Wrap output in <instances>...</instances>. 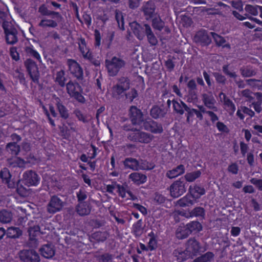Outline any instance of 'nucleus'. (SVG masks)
<instances>
[{
  "label": "nucleus",
  "instance_id": "52",
  "mask_svg": "<svg viewBox=\"0 0 262 262\" xmlns=\"http://www.w3.org/2000/svg\"><path fill=\"white\" fill-rule=\"evenodd\" d=\"M12 220V214L6 210L0 211V222L8 223Z\"/></svg>",
  "mask_w": 262,
  "mask_h": 262
},
{
  "label": "nucleus",
  "instance_id": "3",
  "mask_svg": "<svg viewBox=\"0 0 262 262\" xmlns=\"http://www.w3.org/2000/svg\"><path fill=\"white\" fill-rule=\"evenodd\" d=\"M127 138L133 142L146 144L150 143L152 139V137L149 134L137 129L129 132L127 135Z\"/></svg>",
  "mask_w": 262,
  "mask_h": 262
},
{
  "label": "nucleus",
  "instance_id": "62",
  "mask_svg": "<svg viewBox=\"0 0 262 262\" xmlns=\"http://www.w3.org/2000/svg\"><path fill=\"white\" fill-rule=\"evenodd\" d=\"M76 194L78 203H83L87 198L86 192L83 188H80Z\"/></svg>",
  "mask_w": 262,
  "mask_h": 262
},
{
  "label": "nucleus",
  "instance_id": "13",
  "mask_svg": "<svg viewBox=\"0 0 262 262\" xmlns=\"http://www.w3.org/2000/svg\"><path fill=\"white\" fill-rule=\"evenodd\" d=\"M130 119L134 125H143V116L140 110L135 106H132L129 110Z\"/></svg>",
  "mask_w": 262,
  "mask_h": 262
},
{
  "label": "nucleus",
  "instance_id": "53",
  "mask_svg": "<svg viewBox=\"0 0 262 262\" xmlns=\"http://www.w3.org/2000/svg\"><path fill=\"white\" fill-rule=\"evenodd\" d=\"M247 84L254 89L262 90V81L255 79H249L246 80Z\"/></svg>",
  "mask_w": 262,
  "mask_h": 262
},
{
  "label": "nucleus",
  "instance_id": "8",
  "mask_svg": "<svg viewBox=\"0 0 262 262\" xmlns=\"http://www.w3.org/2000/svg\"><path fill=\"white\" fill-rule=\"evenodd\" d=\"M67 62L71 74L77 79H82L83 76V72L80 64L72 59H68Z\"/></svg>",
  "mask_w": 262,
  "mask_h": 262
},
{
  "label": "nucleus",
  "instance_id": "41",
  "mask_svg": "<svg viewBox=\"0 0 262 262\" xmlns=\"http://www.w3.org/2000/svg\"><path fill=\"white\" fill-rule=\"evenodd\" d=\"M189 233H198L202 230V225L198 221H191L187 224Z\"/></svg>",
  "mask_w": 262,
  "mask_h": 262
},
{
  "label": "nucleus",
  "instance_id": "42",
  "mask_svg": "<svg viewBox=\"0 0 262 262\" xmlns=\"http://www.w3.org/2000/svg\"><path fill=\"white\" fill-rule=\"evenodd\" d=\"M81 54L85 60L89 61L92 64L95 66H98L100 64L99 61L95 58L93 52L91 51V49H89L88 51L85 52L84 53H82Z\"/></svg>",
  "mask_w": 262,
  "mask_h": 262
},
{
  "label": "nucleus",
  "instance_id": "10",
  "mask_svg": "<svg viewBox=\"0 0 262 262\" xmlns=\"http://www.w3.org/2000/svg\"><path fill=\"white\" fill-rule=\"evenodd\" d=\"M188 92L187 101L188 102H195L198 100V91L196 82L194 79L190 80L187 84Z\"/></svg>",
  "mask_w": 262,
  "mask_h": 262
},
{
  "label": "nucleus",
  "instance_id": "58",
  "mask_svg": "<svg viewBox=\"0 0 262 262\" xmlns=\"http://www.w3.org/2000/svg\"><path fill=\"white\" fill-rule=\"evenodd\" d=\"M210 33L217 46L221 47L226 42L225 39L222 36L213 32Z\"/></svg>",
  "mask_w": 262,
  "mask_h": 262
},
{
  "label": "nucleus",
  "instance_id": "50",
  "mask_svg": "<svg viewBox=\"0 0 262 262\" xmlns=\"http://www.w3.org/2000/svg\"><path fill=\"white\" fill-rule=\"evenodd\" d=\"M25 51L29 56L36 59L39 62H41V58L39 53L34 49L32 45L30 47H26Z\"/></svg>",
  "mask_w": 262,
  "mask_h": 262
},
{
  "label": "nucleus",
  "instance_id": "46",
  "mask_svg": "<svg viewBox=\"0 0 262 262\" xmlns=\"http://www.w3.org/2000/svg\"><path fill=\"white\" fill-rule=\"evenodd\" d=\"M241 75L244 77H249L254 76L256 74V71L251 67L246 66L240 69Z\"/></svg>",
  "mask_w": 262,
  "mask_h": 262
},
{
  "label": "nucleus",
  "instance_id": "16",
  "mask_svg": "<svg viewBox=\"0 0 262 262\" xmlns=\"http://www.w3.org/2000/svg\"><path fill=\"white\" fill-rule=\"evenodd\" d=\"M147 25H148L145 24L143 26H141L136 21H133L129 24L130 29L133 33L140 40L143 39L145 37V30H146V26Z\"/></svg>",
  "mask_w": 262,
  "mask_h": 262
},
{
  "label": "nucleus",
  "instance_id": "61",
  "mask_svg": "<svg viewBox=\"0 0 262 262\" xmlns=\"http://www.w3.org/2000/svg\"><path fill=\"white\" fill-rule=\"evenodd\" d=\"M227 171L229 173L236 175L239 171V167L236 162H232L230 164L227 168Z\"/></svg>",
  "mask_w": 262,
  "mask_h": 262
},
{
  "label": "nucleus",
  "instance_id": "57",
  "mask_svg": "<svg viewBox=\"0 0 262 262\" xmlns=\"http://www.w3.org/2000/svg\"><path fill=\"white\" fill-rule=\"evenodd\" d=\"M260 6H253L251 5H246L245 7V10L249 14H251L254 16L258 14L259 7Z\"/></svg>",
  "mask_w": 262,
  "mask_h": 262
},
{
  "label": "nucleus",
  "instance_id": "25",
  "mask_svg": "<svg viewBox=\"0 0 262 262\" xmlns=\"http://www.w3.org/2000/svg\"><path fill=\"white\" fill-rule=\"evenodd\" d=\"M73 114L78 121L83 124L88 123L90 121L89 115L88 113L82 111L79 108H75L73 112Z\"/></svg>",
  "mask_w": 262,
  "mask_h": 262
},
{
  "label": "nucleus",
  "instance_id": "22",
  "mask_svg": "<svg viewBox=\"0 0 262 262\" xmlns=\"http://www.w3.org/2000/svg\"><path fill=\"white\" fill-rule=\"evenodd\" d=\"M38 12L42 16H51L52 18H56L57 20L62 18L61 15L59 12L48 10L45 4L39 6Z\"/></svg>",
  "mask_w": 262,
  "mask_h": 262
},
{
  "label": "nucleus",
  "instance_id": "31",
  "mask_svg": "<svg viewBox=\"0 0 262 262\" xmlns=\"http://www.w3.org/2000/svg\"><path fill=\"white\" fill-rule=\"evenodd\" d=\"M123 163L125 168H129L132 170H137L139 167V161L135 158H125Z\"/></svg>",
  "mask_w": 262,
  "mask_h": 262
},
{
  "label": "nucleus",
  "instance_id": "26",
  "mask_svg": "<svg viewBox=\"0 0 262 262\" xmlns=\"http://www.w3.org/2000/svg\"><path fill=\"white\" fill-rule=\"evenodd\" d=\"M185 170L184 166L180 164L176 167L168 170L166 172V176L169 179H173L184 173Z\"/></svg>",
  "mask_w": 262,
  "mask_h": 262
},
{
  "label": "nucleus",
  "instance_id": "2",
  "mask_svg": "<svg viewBox=\"0 0 262 262\" xmlns=\"http://www.w3.org/2000/svg\"><path fill=\"white\" fill-rule=\"evenodd\" d=\"M105 63L107 72L111 76H116L125 64L124 60L116 56L113 57L111 60L106 59Z\"/></svg>",
  "mask_w": 262,
  "mask_h": 262
},
{
  "label": "nucleus",
  "instance_id": "60",
  "mask_svg": "<svg viewBox=\"0 0 262 262\" xmlns=\"http://www.w3.org/2000/svg\"><path fill=\"white\" fill-rule=\"evenodd\" d=\"M77 17L79 21L81 23H84L88 27H89L92 24V17L90 14H88L86 12H84L82 15L83 21H82L79 17V15L77 14Z\"/></svg>",
  "mask_w": 262,
  "mask_h": 262
},
{
  "label": "nucleus",
  "instance_id": "24",
  "mask_svg": "<svg viewBox=\"0 0 262 262\" xmlns=\"http://www.w3.org/2000/svg\"><path fill=\"white\" fill-rule=\"evenodd\" d=\"M156 9V6L151 0L149 1L144 6L143 12L146 19L148 20L151 19L154 15Z\"/></svg>",
  "mask_w": 262,
  "mask_h": 262
},
{
  "label": "nucleus",
  "instance_id": "4",
  "mask_svg": "<svg viewBox=\"0 0 262 262\" xmlns=\"http://www.w3.org/2000/svg\"><path fill=\"white\" fill-rule=\"evenodd\" d=\"M187 183L183 177L173 182L170 186V195L173 198H178L183 194L187 190Z\"/></svg>",
  "mask_w": 262,
  "mask_h": 262
},
{
  "label": "nucleus",
  "instance_id": "32",
  "mask_svg": "<svg viewBox=\"0 0 262 262\" xmlns=\"http://www.w3.org/2000/svg\"><path fill=\"white\" fill-rule=\"evenodd\" d=\"M0 178L2 179L3 183L7 184L9 188L12 187L10 184L11 174L7 168L5 167L1 169L0 171Z\"/></svg>",
  "mask_w": 262,
  "mask_h": 262
},
{
  "label": "nucleus",
  "instance_id": "47",
  "mask_svg": "<svg viewBox=\"0 0 262 262\" xmlns=\"http://www.w3.org/2000/svg\"><path fill=\"white\" fill-rule=\"evenodd\" d=\"M165 26V23L159 16L152 18V26L155 30L161 31Z\"/></svg>",
  "mask_w": 262,
  "mask_h": 262
},
{
  "label": "nucleus",
  "instance_id": "40",
  "mask_svg": "<svg viewBox=\"0 0 262 262\" xmlns=\"http://www.w3.org/2000/svg\"><path fill=\"white\" fill-rule=\"evenodd\" d=\"M198 107L202 114H206L209 116L210 120L213 124L219 120V117L213 111L206 110L204 106L202 105H198Z\"/></svg>",
  "mask_w": 262,
  "mask_h": 262
},
{
  "label": "nucleus",
  "instance_id": "51",
  "mask_svg": "<svg viewBox=\"0 0 262 262\" xmlns=\"http://www.w3.org/2000/svg\"><path fill=\"white\" fill-rule=\"evenodd\" d=\"M117 189V191L119 196L122 199H125L126 198V193H127L130 197H132L133 196L132 192L127 189V186L120 185V186H118V187Z\"/></svg>",
  "mask_w": 262,
  "mask_h": 262
},
{
  "label": "nucleus",
  "instance_id": "64",
  "mask_svg": "<svg viewBox=\"0 0 262 262\" xmlns=\"http://www.w3.org/2000/svg\"><path fill=\"white\" fill-rule=\"evenodd\" d=\"M113 259V255L106 253L100 256L99 261L100 262H110Z\"/></svg>",
  "mask_w": 262,
  "mask_h": 262
},
{
  "label": "nucleus",
  "instance_id": "27",
  "mask_svg": "<svg viewBox=\"0 0 262 262\" xmlns=\"http://www.w3.org/2000/svg\"><path fill=\"white\" fill-rule=\"evenodd\" d=\"M56 105L60 117L64 119H67L69 117V113L68 108L64 105L61 100L57 97L56 99Z\"/></svg>",
  "mask_w": 262,
  "mask_h": 262
},
{
  "label": "nucleus",
  "instance_id": "36",
  "mask_svg": "<svg viewBox=\"0 0 262 262\" xmlns=\"http://www.w3.org/2000/svg\"><path fill=\"white\" fill-rule=\"evenodd\" d=\"M142 230V220L140 219L133 224L132 228V233L136 237H138L141 235Z\"/></svg>",
  "mask_w": 262,
  "mask_h": 262
},
{
  "label": "nucleus",
  "instance_id": "15",
  "mask_svg": "<svg viewBox=\"0 0 262 262\" xmlns=\"http://www.w3.org/2000/svg\"><path fill=\"white\" fill-rule=\"evenodd\" d=\"M142 125L145 130L154 134H160L163 131V127L160 123L151 119L143 122Z\"/></svg>",
  "mask_w": 262,
  "mask_h": 262
},
{
  "label": "nucleus",
  "instance_id": "9",
  "mask_svg": "<svg viewBox=\"0 0 262 262\" xmlns=\"http://www.w3.org/2000/svg\"><path fill=\"white\" fill-rule=\"evenodd\" d=\"M23 176L25 183L28 186H37L39 183L40 177L32 170L26 171Z\"/></svg>",
  "mask_w": 262,
  "mask_h": 262
},
{
  "label": "nucleus",
  "instance_id": "48",
  "mask_svg": "<svg viewBox=\"0 0 262 262\" xmlns=\"http://www.w3.org/2000/svg\"><path fill=\"white\" fill-rule=\"evenodd\" d=\"M201 172L200 170H196L191 172H188L184 176V180L187 183L194 181L201 176Z\"/></svg>",
  "mask_w": 262,
  "mask_h": 262
},
{
  "label": "nucleus",
  "instance_id": "18",
  "mask_svg": "<svg viewBox=\"0 0 262 262\" xmlns=\"http://www.w3.org/2000/svg\"><path fill=\"white\" fill-rule=\"evenodd\" d=\"M202 247L200 243L194 238H190L186 244V251L190 254L197 255L200 252Z\"/></svg>",
  "mask_w": 262,
  "mask_h": 262
},
{
  "label": "nucleus",
  "instance_id": "45",
  "mask_svg": "<svg viewBox=\"0 0 262 262\" xmlns=\"http://www.w3.org/2000/svg\"><path fill=\"white\" fill-rule=\"evenodd\" d=\"M214 254L212 252H207L204 254L196 257L194 259V262H208L211 261L214 257Z\"/></svg>",
  "mask_w": 262,
  "mask_h": 262
},
{
  "label": "nucleus",
  "instance_id": "49",
  "mask_svg": "<svg viewBox=\"0 0 262 262\" xmlns=\"http://www.w3.org/2000/svg\"><path fill=\"white\" fill-rule=\"evenodd\" d=\"M187 225L180 226L177 231V235L178 238L184 239L187 237L191 233H189Z\"/></svg>",
  "mask_w": 262,
  "mask_h": 262
},
{
  "label": "nucleus",
  "instance_id": "6",
  "mask_svg": "<svg viewBox=\"0 0 262 262\" xmlns=\"http://www.w3.org/2000/svg\"><path fill=\"white\" fill-rule=\"evenodd\" d=\"M24 64L32 81L38 83L40 73L36 63L32 59L28 58L25 61Z\"/></svg>",
  "mask_w": 262,
  "mask_h": 262
},
{
  "label": "nucleus",
  "instance_id": "21",
  "mask_svg": "<svg viewBox=\"0 0 262 262\" xmlns=\"http://www.w3.org/2000/svg\"><path fill=\"white\" fill-rule=\"evenodd\" d=\"M205 192L206 191L204 187L199 185H191L189 188V193L195 200L200 198L202 195L205 194Z\"/></svg>",
  "mask_w": 262,
  "mask_h": 262
},
{
  "label": "nucleus",
  "instance_id": "39",
  "mask_svg": "<svg viewBox=\"0 0 262 262\" xmlns=\"http://www.w3.org/2000/svg\"><path fill=\"white\" fill-rule=\"evenodd\" d=\"M190 216L191 217H199L203 220L205 216V210L202 207H195L190 212Z\"/></svg>",
  "mask_w": 262,
  "mask_h": 262
},
{
  "label": "nucleus",
  "instance_id": "23",
  "mask_svg": "<svg viewBox=\"0 0 262 262\" xmlns=\"http://www.w3.org/2000/svg\"><path fill=\"white\" fill-rule=\"evenodd\" d=\"M129 178L134 184L137 185L144 184L147 181V177L145 174L138 172L131 173L129 175Z\"/></svg>",
  "mask_w": 262,
  "mask_h": 262
},
{
  "label": "nucleus",
  "instance_id": "5",
  "mask_svg": "<svg viewBox=\"0 0 262 262\" xmlns=\"http://www.w3.org/2000/svg\"><path fill=\"white\" fill-rule=\"evenodd\" d=\"M6 36V41L8 44L14 45L18 41V32L16 29L9 24L8 21H4L2 24Z\"/></svg>",
  "mask_w": 262,
  "mask_h": 262
},
{
  "label": "nucleus",
  "instance_id": "29",
  "mask_svg": "<svg viewBox=\"0 0 262 262\" xmlns=\"http://www.w3.org/2000/svg\"><path fill=\"white\" fill-rule=\"evenodd\" d=\"M67 78L66 77V72L63 70L57 71L55 75V82L61 88H64L67 84Z\"/></svg>",
  "mask_w": 262,
  "mask_h": 262
},
{
  "label": "nucleus",
  "instance_id": "28",
  "mask_svg": "<svg viewBox=\"0 0 262 262\" xmlns=\"http://www.w3.org/2000/svg\"><path fill=\"white\" fill-rule=\"evenodd\" d=\"M41 255L45 258H50L55 254V250L51 245H44L39 249Z\"/></svg>",
  "mask_w": 262,
  "mask_h": 262
},
{
  "label": "nucleus",
  "instance_id": "30",
  "mask_svg": "<svg viewBox=\"0 0 262 262\" xmlns=\"http://www.w3.org/2000/svg\"><path fill=\"white\" fill-rule=\"evenodd\" d=\"M166 114V111L164 108H162L157 105H154L150 110V116L155 118H161L164 117Z\"/></svg>",
  "mask_w": 262,
  "mask_h": 262
},
{
  "label": "nucleus",
  "instance_id": "59",
  "mask_svg": "<svg viewBox=\"0 0 262 262\" xmlns=\"http://www.w3.org/2000/svg\"><path fill=\"white\" fill-rule=\"evenodd\" d=\"M39 226H34L33 227H30L28 230L29 239L31 241L36 240V237L39 233Z\"/></svg>",
  "mask_w": 262,
  "mask_h": 262
},
{
  "label": "nucleus",
  "instance_id": "34",
  "mask_svg": "<svg viewBox=\"0 0 262 262\" xmlns=\"http://www.w3.org/2000/svg\"><path fill=\"white\" fill-rule=\"evenodd\" d=\"M221 95H223V103L225 106L227 108V111L230 113H234L236 110V107L234 103L226 95V94L223 93H221L220 96H221Z\"/></svg>",
  "mask_w": 262,
  "mask_h": 262
},
{
  "label": "nucleus",
  "instance_id": "11",
  "mask_svg": "<svg viewBox=\"0 0 262 262\" xmlns=\"http://www.w3.org/2000/svg\"><path fill=\"white\" fill-rule=\"evenodd\" d=\"M201 97L205 106L214 112L217 111V108L215 106L216 100L211 92L203 93L201 94Z\"/></svg>",
  "mask_w": 262,
  "mask_h": 262
},
{
  "label": "nucleus",
  "instance_id": "19",
  "mask_svg": "<svg viewBox=\"0 0 262 262\" xmlns=\"http://www.w3.org/2000/svg\"><path fill=\"white\" fill-rule=\"evenodd\" d=\"M110 234L106 231H95L90 236L91 242H94L96 243H103L109 237Z\"/></svg>",
  "mask_w": 262,
  "mask_h": 262
},
{
  "label": "nucleus",
  "instance_id": "37",
  "mask_svg": "<svg viewBox=\"0 0 262 262\" xmlns=\"http://www.w3.org/2000/svg\"><path fill=\"white\" fill-rule=\"evenodd\" d=\"M20 149V146L15 142L8 143L6 146V151L12 156H17Z\"/></svg>",
  "mask_w": 262,
  "mask_h": 262
},
{
  "label": "nucleus",
  "instance_id": "14",
  "mask_svg": "<svg viewBox=\"0 0 262 262\" xmlns=\"http://www.w3.org/2000/svg\"><path fill=\"white\" fill-rule=\"evenodd\" d=\"M130 80L128 77H122L119 79L117 83L114 88V92L118 95H120L129 89Z\"/></svg>",
  "mask_w": 262,
  "mask_h": 262
},
{
  "label": "nucleus",
  "instance_id": "35",
  "mask_svg": "<svg viewBox=\"0 0 262 262\" xmlns=\"http://www.w3.org/2000/svg\"><path fill=\"white\" fill-rule=\"evenodd\" d=\"M145 30V36H146L148 42L150 46H156L158 43V39L152 32L149 25H147Z\"/></svg>",
  "mask_w": 262,
  "mask_h": 262
},
{
  "label": "nucleus",
  "instance_id": "54",
  "mask_svg": "<svg viewBox=\"0 0 262 262\" xmlns=\"http://www.w3.org/2000/svg\"><path fill=\"white\" fill-rule=\"evenodd\" d=\"M187 253L186 250H176L174 251V254L177 257V260L179 262L184 261L188 258L189 255Z\"/></svg>",
  "mask_w": 262,
  "mask_h": 262
},
{
  "label": "nucleus",
  "instance_id": "33",
  "mask_svg": "<svg viewBox=\"0 0 262 262\" xmlns=\"http://www.w3.org/2000/svg\"><path fill=\"white\" fill-rule=\"evenodd\" d=\"M194 200L191 195L188 193L179 199L177 202V204L179 206L182 207L189 206L194 203Z\"/></svg>",
  "mask_w": 262,
  "mask_h": 262
},
{
  "label": "nucleus",
  "instance_id": "20",
  "mask_svg": "<svg viewBox=\"0 0 262 262\" xmlns=\"http://www.w3.org/2000/svg\"><path fill=\"white\" fill-rule=\"evenodd\" d=\"M172 108L173 112L177 114L182 115L186 108L188 109V106L183 101L178 99H173L172 100Z\"/></svg>",
  "mask_w": 262,
  "mask_h": 262
},
{
  "label": "nucleus",
  "instance_id": "1",
  "mask_svg": "<svg viewBox=\"0 0 262 262\" xmlns=\"http://www.w3.org/2000/svg\"><path fill=\"white\" fill-rule=\"evenodd\" d=\"M66 86L67 93L71 98L82 104L85 102V99L82 95L83 90L77 82L70 80Z\"/></svg>",
  "mask_w": 262,
  "mask_h": 262
},
{
  "label": "nucleus",
  "instance_id": "56",
  "mask_svg": "<svg viewBox=\"0 0 262 262\" xmlns=\"http://www.w3.org/2000/svg\"><path fill=\"white\" fill-rule=\"evenodd\" d=\"M115 19L117 21L118 27L122 30H124V19L122 13L116 10L115 11Z\"/></svg>",
  "mask_w": 262,
  "mask_h": 262
},
{
  "label": "nucleus",
  "instance_id": "55",
  "mask_svg": "<svg viewBox=\"0 0 262 262\" xmlns=\"http://www.w3.org/2000/svg\"><path fill=\"white\" fill-rule=\"evenodd\" d=\"M77 43L78 45V49L81 54L84 53L85 52L90 49L88 47H87V44L84 38L82 37L78 38L77 39Z\"/></svg>",
  "mask_w": 262,
  "mask_h": 262
},
{
  "label": "nucleus",
  "instance_id": "38",
  "mask_svg": "<svg viewBox=\"0 0 262 262\" xmlns=\"http://www.w3.org/2000/svg\"><path fill=\"white\" fill-rule=\"evenodd\" d=\"M77 213L80 216L88 215L90 212L89 206L85 202L78 203L76 206Z\"/></svg>",
  "mask_w": 262,
  "mask_h": 262
},
{
  "label": "nucleus",
  "instance_id": "43",
  "mask_svg": "<svg viewBox=\"0 0 262 262\" xmlns=\"http://www.w3.org/2000/svg\"><path fill=\"white\" fill-rule=\"evenodd\" d=\"M38 26L41 28L50 27L55 28L58 26V22L53 19H42L39 23Z\"/></svg>",
  "mask_w": 262,
  "mask_h": 262
},
{
  "label": "nucleus",
  "instance_id": "17",
  "mask_svg": "<svg viewBox=\"0 0 262 262\" xmlns=\"http://www.w3.org/2000/svg\"><path fill=\"white\" fill-rule=\"evenodd\" d=\"M194 39L195 42L200 43L202 46H208L211 42V39L208 34L207 31L203 29L196 33Z\"/></svg>",
  "mask_w": 262,
  "mask_h": 262
},
{
  "label": "nucleus",
  "instance_id": "7",
  "mask_svg": "<svg viewBox=\"0 0 262 262\" xmlns=\"http://www.w3.org/2000/svg\"><path fill=\"white\" fill-rule=\"evenodd\" d=\"M20 259L23 262H39L38 254L33 250H23L19 252Z\"/></svg>",
  "mask_w": 262,
  "mask_h": 262
},
{
  "label": "nucleus",
  "instance_id": "44",
  "mask_svg": "<svg viewBox=\"0 0 262 262\" xmlns=\"http://www.w3.org/2000/svg\"><path fill=\"white\" fill-rule=\"evenodd\" d=\"M7 232V236L11 238L18 237L22 234V231L18 227H9Z\"/></svg>",
  "mask_w": 262,
  "mask_h": 262
},
{
  "label": "nucleus",
  "instance_id": "63",
  "mask_svg": "<svg viewBox=\"0 0 262 262\" xmlns=\"http://www.w3.org/2000/svg\"><path fill=\"white\" fill-rule=\"evenodd\" d=\"M10 55L11 58L16 61H17L20 59L19 54L18 53L16 47H12L10 48Z\"/></svg>",
  "mask_w": 262,
  "mask_h": 262
},
{
  "label": "nucleus",
  "instance_id": "12",
  "mask_svg": "<svg viewBox=\"0 0 262 262\" xmlns=\"http://www.w3.org/2000/svg\"><path fill=\"white\" fill-rule=\"evenodd\" d=\"M63 206L62 201L57 195H53L47 206V210L50 213H55L61 210Z\"/></svg>",
  "mask_w": 262,
  "mask_h": 262
}]
</instances>
